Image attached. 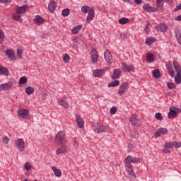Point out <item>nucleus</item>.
I'll return each instance as SVG.
<instances>
[{"mask_svg":"<svg viewBox=\"0 0 181 181\" xmlns=\"http://www.w3.org/2000/svg\"><path fill=\"white\" fill-rule=\"evenodd\" d=\"M92 129L94 131V132H96V134L107 132V127L98 123H93L92 124Z\"/></svg>","mask_w":181,"mask_h":181,"instance_id":"1","label":"nucleus"},{"mask_svg":"<svg viewBox=\"0 0 181 181\" xmlns=\"http://www.w3.org/2000/svg\"><path fill=\"white\" fill-rule=\"evenodd\" d=\"M15 146L19 152H23L25 151V148H26L25 140L22 138H18L15 141Z\"/></svg>","mask_w":181,"mask_h":181,"instance_id":"2","label":"nucleus"},{"mask_svg":"<svg viewBox=\"0 0 181 181\" xmlns=\"http://www.w3.org/2000/svg\"><path fill=\"white\" fill-rule=\"evenodd\" d=\"M17 114L21 118L30 121V115H29V111H28V110L20 108L18 110Z\"/></svg>","mask_w":181,"mask_h":181,"instance_id":"3","label":"nucleus"},{"mask_svg":"<svg viewBox=\"0 0 181 181\" xmlns=\"http://www.w3.org/2000/svg\"><path fill=\"white\" fill-rule=\"evenodd\" d=\"M55 141L57 144H61V145L66 144V134H64V132H59L56 135Z\"/></svg>","mask_w":181,"mask_h":181,"instance_id":"4","label":"nucleus"},{"mask_svg":"<svg viewBox=\"0 0 181 181\" xmlns=\"http://www.w3.org/2000/svg\"><path fill=\"white\" fill-rule=\"evenodd\" d=\"M128 88H129V83L128 82H123L117 92L119 95H124L128 91Z\"/></svg>","mask_w":181,"mask_h":181,"instance_id":"5","label":"nucleus"},{"mask_svg":"<svg viewBox=\"0 0 181 181\" xmlns=\"http://www.w3.org/2000/svg\"><path fill=\"white\" fill-rule=\"evenodd\" d=\"M124 163H127L129 165H131V163H141V158H136V157H132L131 156H128L124 159Z\"/></svg>","mask_w":181,"mask_h":181,"instance_id":"6","label":"nucleus"},{"mask_svg":"<svg viewBox=\"0 0 181 181\" xmlns=\"http://www.w3.org/2000/svg\"><path fill=\"white\" fill-rule=\"evenodd\" d=\"M124 166L128 175H129V176H131L132 179H135L136 177L135 172H134V168H132V165L125 163Z\"/></svg>","mask_w":181,"mask_h":181,"instance_id":"7","label":"nucleus"},{"mask_svg":"<svg viewBox=\"0 0 181 181\" xmlns=\"http://www.w3.org/2000/svg\"><path fill=\"white\" fill-rule=\"evenodd\" d=\"M166 148H170L171 149H177L180 148L181 143L179 141H170L165 143Z\"/></svg>","mask_w":181,"mask_h":181,"instance_id":"8","label":"nucleus"},{"mask_svg":"<svg viewBox=\"0 0 181 181\" xmlns=\"http://www.w3.org/2000/svg\"><path fill=\"white\" fill-rule=\"evenodd\" d=\"M12 87H13V82L10 81L2 83L0 85V91H8V90H11Z\"/></svg>","mask_w":181,"mask_h":181,"instance_id":"9","label":"nucleus"},{"mask_svg":"<svg viewBox=\"0 0 181 181\" xmlns=\"http://www.w3.org/2000/svg\"><path fill=\"white\" fill-rule=\"evenodd\" d=\"M130 122L133 127H139V119L136 115H132L130 117Z\"/></svg>","mask_w":181,"mask_h":181,"instance_id":"10","label":"nucleus"},{"mask_svg":"<svg viewBox=\"0 0 181 181\" xmlns=\"http://www.w3.org/2000/svg\"><path fill=\"white\" fill-rule=\"evenodd\" d=\"M168 134V129L166 128H159L157 132L154 133L155 138H159L160 135H166Z\"/></svg>","mask_w":181,"mask_h":181,"instance_id":"11","label":"nucleus"},{"mask_svg":"<svg viewBox=\"0 0 181 181\" xmlns=\"http://www.w3.org/2000/svg\"><path fill=\"white\" fill-rule=\"evenodd\" d=\"M69 146L66 144H62V146L56 151L57 155H60V153H66L69 151Z\"/></svg>","mask_w":181,"mask_h":181,"instance_id":"12","label":"nucleus"},{"mask_svg":"<svg viewBox=\"0 0 181 181\" xmlns=\"http://www.w3.org/2000/svg\"><path fill=\"white\" fill-rule=\"evenodd\" d=\"M6 54L8 56L9 60L11 62H15L16 60V55L15 54V51L12 49H8L6 51Z\"/></svg>","mask_w":181,"mask_h":181,"instance_id":"13","label":"nucleus"},{"mask_svg":"<svg viewBox=\"0 0 181 181\" xmlns=\"http://www.w3.org/2000/svg\"><path fill=\"white\" fill-rule=\"evenodd\" d=\"M122 69L123 71L126 73H130V71H134V66L132 65H128L127 63H122Z\"/></svg>","mask_w":181,"mask_h":181,"instance_id":"14","label":"nucleus"},{"mask_svg":"<svg viewBox=\"0 0 181 181\" xmlns=\"http://www.w3.org/2000/svg\"><path fill=\"white\" fill-rule=\"evenodd\" d=\"M105 59L106 62L108 64H112V55H111V52L110 51L106 50L104 53Z\"/></svg>","mask_w":181,"mask_h":181,"instance_id":"15","label":"nucleus"},{"mask_svg":"<svg viewBox=\"0 0 181 181\" xmlns=\"http://www.w3.org/2000/svg\"><path fill=\"white\" fill-rule=\"evenodd\" d=\"M76 122L78 128H84V120L83 119V118H81L80 115L76 116Z\"/></svg>","mask_w":181,"mask_h":181,"instance_id":"16","label":"nucleus"},{"mask_svg":"<svg viewBox=\"0 0 181 181\" xmlns=\"http://www.w3.org/2000/svg\"><path fill=\"white\" fill-rule=\"evenodd\" d=\"M91 60L93 64H95V63L98 62V54L97 53V51L95 49L91 50Z\"/></svg>","mask_w":181,"mask_h":181,"instance_id":"17","label":"nucleus"},{"mask_svg":"<svg viewBox=\"0 0 181 181\" xmlns=\"http://www.w3.org/2000/svg\"><path fill=\"white\" fill-rule=\"evenodd\" d=\"M143 9L146 12H158V8L151 6L149 4H144L143 6Z\"/></svg>","mask_w":181,"mask_h":181,"instance_id":"18","label":"nucleus"},{"mask_svg":"<svg viewBox=\"0 0 181 181\" xmlns=\"http://www.w3.org/2000/svg\"><path fill=\"white\" fill-rule=\"evenodd\" d=\"M95 15V13L94 12V9H90L86 18V22L88 23H90V22H91V21L94 19Z\"/></svg>","mask_w":181,"mask_h":181,"instance_id":"19","label":"nucleus"},{"mask_svg":"<svg viewBox=\"0 0 181 181\" xmlns=\"http://www.w3.org/2000/svg\"><path fill=\"white\" fill-rule=\"evenodd\" d=\"M56 8H57V5L56 4V2H54V1L53 0H51L48 6V9L49 12L53 13V12L56 11Z\"/></svg>","mask_w":181,"mask_h":181,"instance_id":"20","label":"nucleus"},{"mask_svg":"<svg viewBox=\"0 0 181 181\" xmlns=\"http://www.w3.org/2000/svg\"><path fill=\"white\" fill-rule=\"evenodd\" d=\"M33 21L35 25H43L45 23V19L40 16H36Z\"/></svg>","mask_w":181,"mask_h":181,"instance_id":"21","label":"nucleus"},{"mask_svg":"<svg viewBox=\"0 0 181 181\" xmlns=\"http://www.w3.org/2000/svg\"><path fill=\"white\" fill-rule=\"evenodd\" d=\"M156 30H158V32H166V30H168V26L165 24H159L156 25Z\"/></svg>","mask_w":181,"mask_h":181,"instance_id":"22","label":"nucleus"},{"mask_svg":"<svg viewBox=\"0 0 181 181\" xmlns=\"http://www.w3.org/2000/svg\"><path fill=\"white\" fill-rule=\"evenodd\" d=\"M28 6H18L16 8V11L17 13H19L20 15L22 13H25L26 11H28Z\"/></svg>","mask_w":181,"mask_h":181,"instance_id":"23","label":"nucleus"},{"mask_svg":"<svg viewBox=\"0 0 181 181\" xmlns=\"http://www.w3.org/2000/svg\"><path fill=\"white\" fill-rule=\"evenodd\" d=\"M119 76H121V70L119 69H115L112 75V78L117 80V78H119Z\"/></svg>","mask_w":181,"mask_h":181,"instance_id":"24","label":"nucleus"},{"mask_svg":"<svg viewBox=\"0 0 181 181\" xmlns=\"http://www.w3.org/2000/svg\"><path fill=\"white\" fill-rule=\"evenodd\" d=\"M12 18L14 19V21H18L20 23H22L23 21L22 18H21V15L17 11L12 14Z\"/></svg>","mask_w":181,"mask_h":181,"instance_id":"25","label":"nucleus"},{"mask_svg":"<svg viewBox=\"0 0 181 181\" xmlns=\"http://www.w3.org/2000/svg\"><path fill=\"white\" fill-rule=\"evenodd\" d=\"M175 33V37L177 40V42L179 43V45H181V31H180V30H179V28H176Z\"/></svg>","mask_w":181,"mask_h":181,"instance_id":"26","label":"nucleus"},{"mask_svg":"<svg viewBox=\"0 0 181 181\" xmlns=\"http://www.w3.org/2000/svg\"><path fill=\"white\" fill-rule=\"evenodd\" d=\"M59 105H62V107H64V108H69V103H67V100H66L65 98L59 99Z\"/></svg>","mask_w":181,"mask_h":181,"instance_id":"27","label":"nucleus"},{"mask_svg":"<svg viewBox=\"0 0 181 181\" xmlns=\"http://www.w3.org/2000/svg\"><path fill=\"white\" fill-rule=\"evenodd\" d=\"M81 29H83V25H78L72 28L71 32L74 35H77V33H78Z\"/></svg>","mask_w":181,"mask_h":181,"instance_id":"28","label":"nucleus"},{"mask_svg":"<svg viewBox=\"0 0 181 181\" xmlns=\"http://www.w3.org/2000/svg\"><path fill=\"white\" fill-rule=\"evenodd\" d=\"M93 76L95 77H102L104 76V70L103 69H97L93 71Z\"/></svg>","mask_w":181,"mask_h":181,"instance_id":"29","label":"nucleus"},{"mask_svg":"<svg viewBox=\"0 0 181 181\" xmlns=\"http://www.w3.org/2000/svg\"><path fill=\"white\" fill-rule=\"evenodd\" d=\"M52 169L56 177H60V176H62V170H60V169L56 167H52Z\"/></svg>","mask_w":181,"mask_h":181,"instance_id":"30","label":"nucleus"},{"mask_svg":"<svg viewBox=\"0 0 181 181\" xmlns=\"http://www.w3.org/2000/svg\"><path fill=\"white\" fill-rule=\"evenodd\" d=\"M173 66H174V69H175L177 74H181V67H180V65L179 64H177V62L174 61L173 62Z\"/></svg>","mask_w":181,"mask_h":181,"instance_id":"31","label":"nucleus"},{"mask_svg":"<svg viewBox=\"0 0 181 181\" xmlns=\"http://www.w3.org/2000/svg\"><path fill=\"white\" fill-rule=\"evenodd\" d=\"M25 93L26 94H28V95H30L33 94V93H35V88H33V87L32 86H28L25 88Z\"/></svg>","mask_w":181,"mask_h":181,"instance_id":"32","label":"nucleus"},{"mask_svg":"<svg viewBox=\"0 0 181 181\" xmlns=\"http://www.w3.org/2000/svg\"><path fill=\"white\" fill-rule=\"evenodd\" d=\"M167 70L171 77H175V71L170 65H167Z\"/></svg>","mask_w":181,"mask_h":181,"instance_id":"33","label":"nucleus"},{"mask_svg":"<svg viewBox=\"0 0 181 181\" xmlns=\"http://www.w3.org/2000/svg\"><path fill=\"white\" fill-rule=\"evenodd\" d=\"M91 9H93V8H90L88 6H83L81 8V12H83V13H88Z\"/></svg>","mask_w":181,"mask_h":181,"instance_id":"34","label":"nucleus"},{"mask_svg":"<svg viewBox=\"0 0 181 181\" xmlns=\"http://www.w3.org/2000/svg\"><path fill=\"white\" fill-rule=\"evenodd\" d=\"M0 74H3L4 76H9V70H8L6 67H2L0 71Z\"/></svg>","mask_w":181,"mask_h":181,"instance_id":"35","label":"nucleus"},{"mask_svg":"<svg viewBox=\"0 0 181 181\" xmlns=\"http://www.w3.org/2000/svg\"><path fill=\"white\" fill-rule=\"evenodd\" d=\"M117 86H119V81H118V80L113 81L110 83L108 84L109 88L117 87Z\"/></svg>","mask_w":181,"mask_h":181,"instance_id":"36","label":"nucleus"},{"mask_svg":"<svg viewBox=\"0 0 181 181\" xmlns=\"http://www.w3.org/2000/svg\"><path fill=\"white\" fill-rule=\"evenodd\" d=\"M175 83L176 84H180L181 83V74H177L175 76Z\"/></svg>","mask_w":181,"mask_h":181,"instance_id":"37","label":"nucleus"},{"mask_svg":"<svg viewBox=\"0 0 181 181\" xmlns=\"http://www.w3.org/2000/svg\"><path fill=\"white\" fill-rule=\"evenodd\" d=\"M25 169L29 172V170H32V168H33L32 166V164L30 162H26L24 165Z\"/></svg>","mask_w":181,"mask_h":181,"instance_id":"38","label":"nucleus"},{"mask_svg":"<svg viewBox=\"0 0 181 181\" xmlns=\"http://www.w3.org/2000/svg\"><path fill=\"white\" fill-rule=\"evenodd\" d=\"M176 115V112H175L173 107H170V112L168 113V118H173Z\"/></svg>","mask_w":181,"mask_h":181,"instance_id":"39","label":"nucleus"},{"mask_svg":"<svg viewBox=\"0 0 181 181\" xmlns=\"http://www.w3.org/2000/svg\"><path fill=\"white\" fill-rule=\"evenodd\" d=\"M128 22H129V19L127 18H122L119 19V23H120V25H125L128 23Z\"/></svg>","mask_w":181,"mask_h":181,"instance_id":"40","label":"nucleus"},{"mask_svg":"<svg viewBox=\"0 0 181 181\" xmlns=\"http://www.w3.org/2000/svg\"><path fill=\"white\" fill-rule=\"evenodd\" d=\"M146 59H147L148 62H150L151 63H152V62H153V60H155V56H153V54H148Z\"/></svg>","mask_w":181,"mask_h":181,"instance_id":"41","label":"nucleus"},{"mask_svg":"<svg viewBox=\"0 0 181 181\" xmlns=\"http://www.w3.org/2000/svg\"><path fill=\"white\" fill-rule=\"evenodd\" d=\"M155 117L158 121H163V116H162V113L160 112L156 113Z\"/></svg>","mask_w":181,"mask_h":181,"instance_id":"42","label":"nucleus"},{"mask_svg":"<svg viewBox=\"0 0 181 181\" xmlns=\"http://www.w3.org/2000/svg\"><path fill=\"white\" fill-rule=\"evenodd\" d=\"M155 40H156L155 38L148 37L146 40V45H148L149 46H151V45H152V43H153Z\"/></svg>","mask_w":181,"mask_h":181,"instance_id":"43","label":"nucleus"},{"mask_svg":"<svg viewBox=\"0 0 181 181\" xmlns=\"http://www.w3.org/2000/svg\"><path fill=\"white\" fill-rule=\"evenodd\" d=\"M63 60H64V63H69V62H70V55H69L68 54H64Z\"/></svg>","mask_w":181,"mask_h":181,"instance_id":"44","label":"nucleus"},{"mask_svg":"<svg viewBox=\"0 0 181 181\" xmlns=\"http://www.w3.org/2000/svg\"><path fill=\"white\" fill-rule=\"evenodd\" d=\"M62 15L63 16H69V15H70V9L69 8L64 9L62 12Z\"/></svg>","mask_w":181,"mask_h":181,"instance_id":"45","label":"nucleus"},{"mask_svg":"<svg viewBox=\"0 0 181 181\" xmlns=\"http://www.w3.org/2000/svg\"><path fill=\"white\" fill-rule=\"evenodd\" d=\"M159 76H160V72H159V70H154L153 71V76L155 78H159Z\"/></svg>","mask_w":181,"mask_h":181,"instance_id":"46","label":"nucleus"},{"mask_svg":"<svg viewBox=\"0 0 181 181\" xmlns=\"http://www.w3.org/2000/svg\"><path fill=\"white\" fill-rule=\"evenodd\" d=\"M170 147H166V144H164V148H163V153H170Z\"/></svg>","mask_w":181,"mask_h":181,"instance_id":"47","label":"nucleus"},{"mask_svg":"<svg viewBox=\"0 0 181 181\" xmlns=\"http://www.w3.org/2000/svg\"><path fill=\"white\" fill-rule=\"evenodd\" d=\"M78 46V40H77V38H74L73 40V48L77 49Z\"/></svg>","mask_w":181,"mask_h":181,"instance_id":"48","label":"nucleus"},{"mask_svg":"<svg viewBox=\"0 0 181 181\" xmlns=\"http://www.w3.org/2000/svg\"><path fill=\"white\" fill-rule=\"evenodd\" d=\"M27 82H28V78L25 76H22L20 78V81H19L20 84H25Z\"/></svg>","mask_w":181,"mask_h":181,"instance_id":"49","label":"nucleus"},{"mask_svg":"<svg viewBox=\"0 0 181 181\" xmlns=\"http://www.w3.org/2000/svg\"><path fill=\"white\" fill-rule=\"evenodd\" d=\"M167 86L168 88H170V90H173L174 88H176V84H175V83H168Z\"/></svg>","mask_w":181,"mask_h":181,"instance_id":"50","label":"nucleus"},{"mask_svg":"<svg viewBox=\"0 0 181 181\" xmlns=\"http://www.w3.org/2000/svg\"><path fill=\"white\" fill-rule=\"evenodd\" d=\"M23 52V50L22 49H17V57L18 59H22V53Z\"/></svg>","mask_w":181,"mask_h":181,"instance_id":"51","label":"nucleus"},{"mask_svg":"<svg viewBox=\"0 0 181 181\" xmlns=\"http://www.w3.org/2000/svg\"><path fill=\"white\" fill-rule=\"evenodd\" d=\"M149 26H151V23H148L144 28V31L146 32V33H149V32L151 31Z\"/></svg>","mask_w":181,"mask_h":181,"instance_id":"52","label":"nucleus"},{"mask_svg":"<svg viewBox=\"0 0 181 181\" xmlns=\"http://www.w3.org/2000/svg\"><path fill=\"white\" fill-rule=\"evenodd\" d=\"M117 110H118L117 107H112V108H110V115H115V114L117 112Z\"/></svg>","mask_w":181,"mask_h":181,"instance_id":"53","label":"nucleus"},{"mask_svg":"<svg viewBox=\"0 0 181 181\" xmlns=\"http://www.w3.org/2000/svg\"><path fill=\"white\" fill-rule=\"evenodd\" d=\"M3 142L5 144V145H8V144H9V138L8 136H4L3 138Z\"/></svg>","mask_w":181,"mask_h":181,"instance_id":"54","label":"nucleus"},{"mask_svg":"<svg viewBox=\"0 0 181 181\" xmlns=\"http://www.w3.org/2000/svg\"><path fill=\"white\" fill-rule=\"evenodd\" d=\"M0 39H5V33L4 30L0 29Z\"/></svg>","mask_w":181,"mask_h":181,"instance_id":"55","label":"nucleus"},{"mask_svg":"<svg viewBox=\"0 0 181 181\" xmlns=\"http://www.w3.org/2000/svg\"><path fill=\"white\" fill-rule=\"evenodd\" d=\"M162 2H163V0H156L158 8H160L162 6V4H160Z\"/></svg>","mask_w":181,"mask_h":181,"instance_id":"56","label":"nucleus"},{"mask_svg":"<svg viewBox=\"0 0 181 181\" xmlns=\"http://www.w3.org/2000/svg\"><path fill=\"white\" fill-rule=\"evenodd\" d=\"M173 110H174L175 115L180 114L181 112V110L180 108L173 107Z\"/></svg>","mask_w":181,"mask_h":181,"instance_id":"57","label":"nucleus"},{"mask_svg":"<svg viewBox=\"0 0 181 181\" xmlns=\"http://www.w3.org/2000/svg\"><path fill=\"white\" fill-rule=\"evenodd\" d=\"M11 0H0L1 4H11Z\"/></svg>","mask_w":181,"mask_h":181,"instance_id":"58","label":"nucleus"},{"mask_svg":"<svg viewBox=\"0 0 181 181\" xmlns=\"http://www.w3.org/2000/svg\"><path fill=\"white\" fill-rule=\"evenodd\" d=\"M42 95H44V97H46V95H47V90L46 89H44L42 90Z\"/></svg>","mask_w":181,"mask_h":181,"instance_id":"59","label":"nucleus"},{"mask_svg":"<svg viewBox=\"0 0 181 181\" xmlns=\"http://www.w3.org/2000/svg\"><path fill=\"white\" fill-rule=\"evenodd\" d=\"M181 9V4L178 5L176 6V8H175V11H180Z\"/></svg>","mask_w":181,"mask_h":181,"instance_id":"60","label":"nucleus"},{"mask_svg":"<svg viewBox=\"0 0 181 181\" xmlns=\"http://www.w3.org/2000/svg\"><path fill=\"white\" fill-rule=\"evenodd\" d=\"M134 1L137 5L142 4V0H134Z\"/></svg>","mask_w":181,"mask_h":181,"instance_id":"61","label":"nucleus"},{"mask_svg":"<svg viewBox=\"0 0 181 181\" xmlns=\"http://www.w3.org/2000/svg\"><path fill=\"white\" fill-rule=\"evenodd\" d=\"M74 148H77V147L78 146V143H77L76 141H75L74 142Z\"/></svg>","mask_w":181,"mask_h":181,"instance_id":"62","label":"nucleus"},{"mask_svg":"<svg viewBox=\"0 0 181 181\" xmlns=\"http://www.w3.org/2000/svg\"><path fill=\"white\" fill-rule=\"evenodd\" d=\"M175 21H181V15L175 18Z\"/></svg>","mask_w":181,"mask_h":181,"instance_id":"63","label":"nucleus"},{"mask_svg":"<svg viewBox=\"0 0 181 181\" xmlns=\"http://www.w3.org/2000/svg\"><path fill=\"white\" fill-rule=\"evenodd\" d=\"M120 37H122V39H125V34L122 33V34L120 35Z\"/></svg>","mask_w":181,"mask_h":181,"instance_id":"64","label":"nucleus"}]
</instances>
